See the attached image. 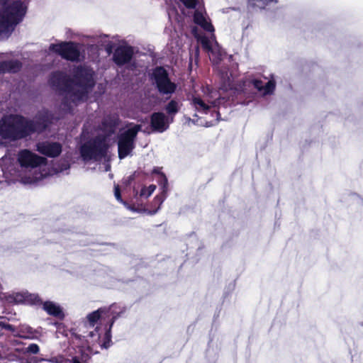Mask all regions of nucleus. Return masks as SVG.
Returning <instances> with one entry per match:
<instances>
[{"label":"nucleus","instance_id":"17","mask_svg":"<svg viewBox=\"0 0 363 363\" xmlns=\"http://www.w3.org/2000/svg\"><path fill=\"white\" fill-rule=\"evenodd\" d=\"M194 22L207 32L214 31L213 26L208 22L201 11L196 9L193 16Z\"/></svg>","mask_w":363,"mask_h":363},{"label":"nucleus","instance_id":"11","mask_svg":"<svg viewBox=\"0 0 363 363\" xmlns=\"http://www.w3.org/2000/svg\"><path fill=\"white\" fill-rule=\"evenodd\" d=\"M18 161L23 167H37L47 162V159L38 156L29 150L24 149L19 151L18 154Z\"/></svg>","mask_w":363,"mask_h":363},{"label":"nucleus","instance_id":"33","mask_svg":"<svg viewBox=\"0 0 363 363\" xmlns=\"http://www.w3.org/2000/svg\"><path fill=\"white\" fill-rule=\"evenodd\" d=\"M4 318V317L1 316V330L5 329L6 330L11 332V333L13 334L12 337H14V333H16L18 328L14 327L11 324L7 323L6 321L3 320Z\"/></svg>","mask_w":363,"mask_h":363},{"label":"nucleus","instance_id":"12","mask_svg":"<svg viewBox=\"0 0 363 363\" xmlns=\"http://www.w3.org/2000/svg\"><path fill=\"white\" fill-rule=\"evenodd\" d=\"M115 306V304H112L108 307L104 306L98 308L97 310L89 313L86 315V320L90 327H94L99 321H104L106 319L109 321L113 315H116L113 313L112 308ZM116 315H119L116 314Z\"/></svg>","mask_w":363,"mask_h":363},{"label":"nucleus","instance_id":"8","mask_svg":"<svg viewBox=\"0 0 363 363\" xmlns=\"http://www.w3.org/2000/svg\"><path fill=\"white\" fill-rule=\"evenodd\" d=\"M48 82L53 89L61 93H70L72 91V79L62 71L52 72Z\"/></svg>","mask_w":363,"mask_h":363},{"label":"nucleus","instance_id":"28","mask_svg":"<svg viewBox=\"0 0 363 363\" xmlns=\"http://www.w3.org/2000/svg\"><path fill=\"white\" fill-rule=\"evenodd\" d=\"M21 346L22 349V356L26 354H37L40 352L39 346L35 343H31L28 347H25V344L21 342Z\"/></svg>","mask_w":363,"mask_h":363},{"label":"nucleus","instance_id":"36","mask_svg":"<svg viewBox=\"0 0 363 363\" xmlns=\"http://www.w3.org/2000/svg\"><path fill=\"white\" fill-rule=\"evenodd\" d=\"M114 195L118 201L121 203H124L121 196L120 187L118 184L114 185Z\"/></svg>","mask_w":363,"mask_h":363},{"label":"nucleus","instance_id":"32","mask_svg":"<svg viewBox=\"0 0 363 363\" xmlns=\"http://www.w3.org/2000/svg\"><path fill=\"white\" fill-rule=\"evenodd\" d=\"M156 189V186L154 184L150 185L147 188L143 187L140 191V196H145L146 198L149 197L152 195V194L155 191Z\"/></svg>","mask_w":363,"mask_h":363},{"label":"nucleus","instance_id":"39","mask_svg":"<svg viewBox=\"0 0 363 363\" xmlns=\"http://www.w3.org/2000/svg\"><path fill=\"white\" fill-rule=\"evenodd\" d=\"M135 179V175L132 174L128 177V183L130 184Z\"/></svg>","mask_w":363,"mask_h":363},{"label":"nucleus","instance_id":"5","mask_svg":"<svg viewBox=\"0 0 363 363\" xmlns=\"http://www.w3.org/2000/svg\"><path fill=\"white\" fill-rule=\"evenodd\" d=\"M140 130V125H135L118 135V154L119 159H124L132 152L135 148V140Z\"/></svg>","mask_w":363,"mask_h":363},{"label":"nucleus","instance_id":"20","mask_svg":"<svg viewBox=\"0 0 363 363\" xmlns=\"http://www.w3.org/2000/svg\"><path fill=\"white\" fill-rule=\"evenodd\" d=\"M157 182L162 190L161 195L156 196L154 199V202L158 203L161 205L164 201L167 193L168 191V180L164 174H161V177H158Z\"/></svg>","mask_w":363,"mask_h":363},{"label":"nucleus","instance_id":"34","mask_svg":"<svg viewBox=\"0 0 363 363\" xmlns=\"http://www.w3.org/2000/svg\"><path fill=\"white\" fill-rule=\"evenodd\" d=\"M201 45H202V48L208 51V52H211L212 51V46H211V43L210 42V40L204 37L201 40Z\"/></svg>","mask_w":363,"mask_h":363},{"label":"nucleus","instance_id":"35","mask_svg":"<svg viewBox=\"0 0 363 363\" xmlns=\"http://www.w3.org/2000/svg\"><path fill=\"white\" fill-rule=\"evenodd\" d=\"M252 84L258 91H262L264 88L263 82L261 79H255L251 81Z\"/></svg>","mask_w":363,"mask_h":363},{"label":"nucleus","instance_id":"14","mask_svg":"<svg viewBox=\"0 0 363 363\" xmlns=\"http://www.w3.org/2000/svg\"><path fill=\"white\" fill-rule=\"evenodd\" d=\"M62 145L58 142H41L37 144V150L48 157H57L62 152Z\"/></svg>","mask_w":363,"mask_h":363},{"label":"nucleus","instance_id":"18","mask_svg":"<svg viewBox=\"0 0 363 363\" xmlns=\"http://www.w3.org/2000/svg\"><path fill=\"white\" fill-rule=\"evenodd\" d=\"M38 333L28 325H22L17 328L16 333H14V337H21L23 339L33 340L37 338Z\"/></svg>","mask_w":363,"mask_h":363},{"label":"nucleus","instance_id":"19","mask_svg":"<svg viewBox=\"0 0 363 363\" xmlns=\"http://www.w3.org/2000/svg\"><path fill=\"white\" fill-rule=\"evenodd\" d=\"M101 124L103 126V130L106 133V134L104 135L107 136L108 139V137L115 133L116 129L118 125V119L115 117L108 116L102 121Z\"/></svg>","mask_w":363,"mask_h":363},{"label":"nucleus","instance_id":"30","mask_svg":"<svg viewBox=\"0 0 363 363\" xmlns=\"http://www.w3.org/2000/svg\"><path fill=\"white\" fill-rule=\"evenodd\" d=\"M276 84L274 80H269L263 88L264 94H271L274 92L275 90Z\"/></svg>","mask_w":363,"mask_h":363},{"label":"nucleus","instance_id":"2","mask_svg":"<svg viewBox=\"0 0 363 363\" xmlns=\"http://www.w3.org/2000/svg\"><path fill=\"white\" fill-rule=\"evenodd\" d=\"M108 148L107 136L98 135L82 144L79 152L84 161H100L106 156Z\"/></svg>","mask_w":363,"mask_h":363},{"label":"nucleus","instance_id":"15","mask_svg":"<svg viewBox=\"0 0 363 363\" xmlns=\"http://www.w3.org/2000/svg\"><path fill=\"white\" fill-rule=\"evenodd\" d=\"M152 131L162 133L169 128L168 118L162 112H154L150 116Z\"/></svg>","mask_w":363,"mask_h":363},{"label":"nucleus","instance_id":"9","mask_svg":"<svg viewBox=\"0 0 363 363\" xmlns=\"http://www.w3.org/2000/svg\"><path fill=\"white\" fill-rule=\"evenodd\" d=\"M72 85L92 89L95 86L94 72L91 69L79 65L73 73Z\"/></svg>","mask_w":363,"mask_h":363},{"label":"nucleus","instance_id":"31","mask_svg":"<svg viewBox=\"0 0 363 363\" xmlns=\"http://www.w3.org/2000/svg\"><path fill=\"white\" fill-rule=\"evenodd\" d=\"M187 9H196L199 0H179Z\"/></svg>","mask_w":363,"mask_h":363},{"label":"nucleus","instance_id":"21","mask_svg":"<svg viewBox=\"0 0 363 363\" xmlns=\"http://www.w3.org/2000/svg\"><path fill=\"white\" fill-rule=\"evenodd\" d=\"M118 318V315H113L106 325V332L103 337L101 347L108 349L111 345V329Z\"/></svg>","mask_w":363,"mask_h":363},{"label":"nucleus","instance_id":"23","mask_svg":"<svg viewBox=\"0 0 363 363\" xmlns=\"http://www.w3.org/2000/svg\"><path fill=\"white\" fill-rule=\"evenodd\" d=\"M277 3V0H247V7L250 11L262 10L271 3Z\"/></svg>","mask_w":363,"mask_h":363},{"label":"nucleus","instance_id":"37","mask_svg":"<svg viewBox=\"0 0 363 363\" xmlns=\"http://www.w3.org/2000/svg\"><path fill=\"white\" fill-rule=\"evenodd\" d=\"M161 169H162L161 167H154V169L152 171V174H157L159 176V177H161V174H164L161 171Z\"/></svg>","mask_w":363,"mask_h":363},{"label":"nucleus","instance_id":"26","mask_svg":"<svg viewBox=\"0 0 363 363\" xmlns=\"http://www.w3.org/2000/svg\"><path fill=\"white\" fill-rule=\"evenodd\" d=\"M43 300L38 294H31L26 291L24 304L40 307L42 306Z\"/></svg>","mask_w":363,"mask_h":363},{"label":"nucleus","instance_id":"1","mask_svg":"<svg viewBox=\"0 0 363 363\" xmlns=\"http://www.w3.org/2000/svg\"><path fill=\"white\" fill-rule=\"evenodd\" d=\"M27 12L21 0H1V40L8 39Z\"/></svg>","mask_w":363,"mask_h":363},{"label":"nucleus","instance_id":"24","mask_svg":"<svg viewBox=\"0 0 363 363\" xmlns=\"http://www.w3.org/2000/svg\"><path fill=\"white\" fill-rule=\"evenodd\" d=\"M26 291L21 292L13 293L11 294H4V298L1 297V301L5 299L9 303H22L24 304Z\"/></svg>","mask_w":363,"mask_h":363},{"label":"nucleus","instance_id":"6","mask_svg":"<svg viewBox=\"0 0 363 363\" xmlns=\"http://www.w3.org/2000/svg\"><path fill=\"white\" fill-rule=\"evenodd\" d=\"M21 341L9 337L4 345H1V361L18 362L20 363H30L29 359L22 356Z\"/></svg>","mask_w":363,"mask_h":363},{"label":"nucleus","instance_id":"38","mask_svg":"<svg viewBox=\"0 0 363 363\" xmlns=\"http://www.w3.org/2000/svg\"><path fill=\"white\" fill-rule=\"evenodd\" d=\"M70 363H82L77 357H72V360L70 361Z\"/></svg>","mask_w":363,"mask_h":363},{"label":"nucleus","instance_id":"13","mask_svg":"<svg viewBox=\"0 0 363 363\" xmlns=\"http://www.w3.org/2000/svg\"><path fill=\"white\" fill-rule=\"evenodd\" d=\"M134 49L130 45H119L113 52V60L114 63L119 66H123L129 63L133 59Z\"/></svg>","mask_w":363,"mask_h":363},{"label":"nucleus","instance_id":"16","mask_svg":"<svg viewBox=\"0 0 363 363\" xmlns=\"http://www.w3.org/2000/svg\"><path fill=\"white\" fill-rule=\"evenodd\" d=\"M43 309L50 315L53 316L60 320L65 319V315L62 308L51 301H43L42 303Z\"/></svg>","mask_w":363,"mask_h":363},{"label":"nucleus","instance_id":"7","mask_svg":"<svg viewBox=\"0 0 363 363\" xmlns=\"http://www.w3.org/2000/svg\"><path fill=\"white\" fill-rule=\"evenodd\" d=\"M49 50L68 61L78 62L79 60L80 51L77 44L73 41L52 43L49 46Z\"/></svg>","mask_w":363,"mask_h":363},{"label":"nucleus","instance_id":"40","mask_svg":"<svg viewBox=\"0 0 363 363\" xmlns=\"http://www.w3.org/2000/svg\"><path fill=\"white\" fill-rule=\"evenodd\" d=\"M89 335L92 337L94 335V332H90Z\"/></svg>","mask_w":363,"mask_h":363},{"label":"nucleus","instance_id":"29","mask_svg":"<svg viewBox=\"0 0 363 363\" xmlns=\"http://www.w3.org/2000/svg\"><path fill=\"white\" fill-rule=\"evenodd\" d=\"M79 88L80 89L77 90L72 89V91L69 93L74 98V99L77 101H82L84 99V98H86L89 91L91 90V89L84 87Z\"/></svg>","mask_w":363,"mask_h":363},{"label":"nucleus","instance_id":"4","mask_svg":"<svg viewBox=\"0 0 363 363\" xmlns=\"http://www.w3.org/2000/svg\"><path fill=\"white\" fill-rule=\"evenodd\" d=\"M151 79L162 95L170 96L177 90V84L171 81L167 71L162 66L156 67L152 70Z\"/></svg>","mask_w":363,"mask_h":363},{"label":"nucleus","instance_id":"22","mask_svg":"<svg viewBox=\"0 0 363 363\" xmlns=\"http://www.w3.org/2000/svg\"><path fill=\"white\" fill-rule=\"evenodd\" d=\"M22 68V63L19 60L1 61V72L8 71L12 73L19 72Z\"/></svg>","mask_w":363,"mask_h":363},{"label":"nucleus","instance_id":"3","mask_svg":"<svg viewBox=\"0 0 363 363\" xmlns=\"http://www.w3.org/2000/svg\"><path fill=\"white\" fill-rule=\"evenodd\" d=\"M33 121L23 116L15 115L4 131L1 128V138H10L16 140L25 138L35 133L33 128Z\"/></svg>","mask_w":363,"mask_h":363},{"label":"nucleus","instance_id":"10","mask_svg":"<svg viewBox=\"0 0 363 363\" xmlns=\"http://www.w3.org/2000/svg\"><path fill=\"white\" fill-rule=\"evenodd\" d=\"M55 119L54 113L48 109L43 108L39 111L33 121V128L35 133H43L52 124Z\"/></svg>","mask_w":363,"mask_h":363},{"label":"nucleus","instance_id":"25","mask_svg":"<svg viewBox=\"0 0 363 363\" xmlns=\"http://www.w3.org/2000/svg\"><path fill=\"white\" fill-rule=\"evenodd\" d=\"M181 106L182 104L175 99L170 100L165 106L164 110L167 115L172 118V120H173L174 116L179 111Z\"/></svg>","mask_w":363,"mask_h":363},{"label":"nucleus","instance_id":"27","mask_svg":"<svg viewBox=\"0 0 363 363\" xmlns=\"http://www.w3.org/2000/svg\"><path fill=\"white\" fill-rule=\"evenodd\" d=\"M192 104L198 111L206 113L210 107L200 97H194Z\"/></svg>","mask_w":363,"mask_h":363}]
</instances>
